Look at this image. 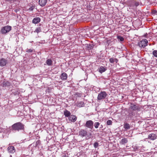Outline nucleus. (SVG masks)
Listing matches in <instances>:
<instances>
[{
    "mask_svg": "<svg viewBox=\"0 0 157 157\" xmlns=\"http://www.w3.org/2000/svg\"><path fill=\"white\" fill-rule=\"evenodd\" d=\"M24 125L20 122L15 123L12 126V131H19L24 129Z\"/></svg>",
    "mask_w": 157,
    "mask_h": 157,
    "instance_id": "1",
    "label": "nucleus"
},
{
    "mask_svg": "<svg viewBox=\"0 0 157 157\" xmlns=\"http://www.w3.org/2000/svg\"><path fill=\"white\" fill-rule=\"evenodd\" d=\"M148 41L147 39H143L139 42L138 45L141 48H144L147 45Z\"/></svg>",
    "mask_w": 157,
    "mask_h": 157,
    "instance_id": "2",
    "label": "nucleus"
},
{
    "mask_svg": "<svg viewBox=\"0 0 157 157\" xmlns=\"http://www.w3.org/2000/svg\"><path fill=\"white\" fill-rule=\"evenodd\" d=\"M107 96V94L106 92L105 91H102L98 94L97 98L98 100H100L105 98Z\"/></svg>",
    "mask_w": 157,
    "mask_h": 157,
    "instance_id": "3",
    "label": "nucleus"
},
{
    "mask_svg": "<svg viewBox=\"0 0 157 157\" xmlns=\"http://www.w3.org/2000/svg\"><path fill=\"white\" fill-rule=\"evenodd\" d=\"M11 29V27L10 26H6L3 27L1 30L2 33H6L10 31Z\"/></svg>",
    "mask_w": 157,
    "mask_h": 157,
    "instance_id": "4",
    "label": "nucleus"
},
{
    "mask_svg": "<svg viewBox=\"0 0 157 157\" xmlns=\"http://www.w3.org/2000/svg\"><path fill=\"white\" fill-rule=\"evenodd\" d=\"M87 135V131L84 129H81L79 132V135L82 137H86Z\"/></svg>",
    "mask_w": 157,
    "mask_h": 157,
    "instance_id": "5",
    "label": "nucleus"
},
{
    "mask_svg": "<svg viewBox=\"0 0 157 157\" xmlns=\"http://www.w3.org/2000/svg\"><path fill=\"white\" fill-rule=\"evenodd\" d=\"M130 108L133 111L139 110L140 109V108L138 106L133 103L130 104Z\"/></svg>",
    "mask_w": 157,
    "mask_h": 157,
    "instance_id": "6",
    "label": "nucleus"
},
{
    "mask_svg": "<svg viewBox=\"0 0 157 157\" xmlns=\"http://www.w3.org/2000/svg\"><path fill=\"white\" fill-rule=\"evenodd\" d=\"M94 123L91 120H89L86 121L85 126L88 128H93Z\"/></svg>",
    "mask_w": 157,
    "mask_h": 157,
    "instance_id": "7",
    "label": "nucleus"
},
{
    "mask_svg": "<svg viewBox=\"0 0 157 157\" xmlns=\"http://www.w3.org/2000/svg\"><path fill=\"white\" fill-rule=\"evenodd\" d=\"M7 63V60L4 58H2L0 59V66L4 67L5 66Z\"/></svg>",
    "mask_w": 157,
    "mask_h": 157,
    "instance_id": "8",
    "label": "nucleus"
},
{
    "mask_svg": "<svg viewBox=\"0 0 157 157\" xmlns=\"http://www.w3.org/2000/svg\"><path fill=\"white\" fill-rule=\"evenodd\" d=\"M7 149L9 152L11 153H13L15 151L14 147L12 146H9Z\"/></svg>",
    "mask_w": 157,
    "mask_h": 157,
    "instance_id": "9",
    "label": "nucleus"
},
{
    "mask_svg": "<svg viewBox=\"0 0 157 157\" xmlns=\"http://www.w3.org/2000/svg\"><path fill=\"white\" fill-rule=\"evenodd\" d=\"M47 0H39V3L41 6H45L47 2Z\"/></svg>",
    "mask_w": 157,
    "mask_h": 157,
    "instance_id": "10",
    "label": "nucleus"
},
{
    "mask_svg": "<svg viewBox=\"0 0 157 157\" xmlns=\"http://www.w3.org/2000/svg\"><path fill=\"white\" fill-rule=\"evenodd\" d=\"M156 135L155 134L151 133L149 135L148 138L153 140L156 139Z\"/></svg>",
    "mask_w": 157,
    "mask_h": 157,
    "instance_id": "11",
    "label": "nucleus"
},
{
    "mask_svg": "<svg viewBox=\"0 0 157 157\" xmlns=\"http://www.w3.org/2000/svg\"><path fill=\"white\" fill-rule=\"evenodd\" d=\"M69 120L71 122H75L77 120V117L75 116L71 115L69 117Z\"/></svg>",
    "mask_w": 157,
    "mask_h": 157,
    "instance_id": "12",
    "label": "nucleus"
},
{
    "mask_svg": "<svg viewBox=\"0 0 157 157\" xmlns=\"http://www.w3.org/2000/svg\"><path fill=\"white\" fill-rule=\"evenodd\" d=\"M60 77L62 80H65L67 78V75L66 73H63L61 75Z\"/></svg>",
    "mask_w": 157,
    "mask_h": 157,
    "instance_id": "13",
    "label": "nucleus"
},
{
    "mask_svg": "<svg viewBox=\"0 0 157 157\" xmlns=\"http://www.w3.org/2000/svg\"><path fill=\"white\" fill-rule=\"evenodd\" d=\"M40 19L39 17H35L33 20L32 22L34 24H37L40 21Z\"/></svg>",
    "mask_w": 157,
    "mask_h": 157,
    "instance_id": "14",
    "label": "nucleus"
},
{
    "mask_svg": "<svg viewBox=\"0 0 157 157\" xmlns=\"http://www.w3.org/2000/svg\"><path fill=\"white\" fill-rule=\"evenodd\" d=\"M64 115L66 117H68L70 116V115L71 114V113L70 112L68 111V110L66 109L63 112Z\"/></svg>",
    "mask_w": 157,
    "mask_h": 157,
    "instance_id": "15",
    "label": "nucleus"
},
{
    "mask_svg": "<svg viewBox=\"0 0 157 157\" xmlns=\"http://www.w3.org/2000/svg\"><path fill=\"white\" fill-rule=\"evenodd\" d=\"M109 62L112 63H113L114 62L117 63L118 61V59H113L112 58H110L109 60Z\"/></svg>",
    "mask_w": 157,
    "mask_h": 157,
    "instance_id": "16",
    "label": "nucleus"
},
{
    "mask_svg": "<svg viewBox=\"0 0 157 157\" xmlns=\"http://www.w3.org/2000/svg\"><path fill=\"white\" fill-rule=\"evenodd\" d=\"M106 70V69L103 66H101L98 69V71L101 73L105 72Z\"/></svg>",
    "mask_w": 157,
    "mask_h": 157,
    "instance_id": "17",
    "label": "nucleus"
},
{
    "mask_svg": "<svg viewBox=\"0 0 157 157\" xmlns=\"http://www.w3.org/2000/svg\"><path fill=\"white\" fill-rule=\"evenodd\" d=\"M128 142V140L126 138H123L121 141L120 143L122 144H124L127 143Z\"/></svg>",
    "mask_w": 157,
    "mask_h": 157,
    "instance_id": "18",
    "label": "nucleus"
},
{
    "mask_svg": "<svg viewBox=\"0 0 157 157\" xmlns=\"http://www.w3.org/2000/svg\"><path fill=\"white\" fill-rule=\"evenodd\" d=\"M84 102L82 101H81L78 103L77 106L79 107H81L84 106Z\"/></svg>",
    "mask_w": 157,
    "mask_h": 157,
    "instance_id": "19",
    "label": "nucleus"
},
{
    "mask_svg": "<svg viewBox=\"0 0 157 157\" xmlns=\"http://www.w3.org/2000/svg\"><path fill=\"white\" fill-rule=\"evenodd\" d=\"M46 64L48 66H51L52 64V61L50 59H48L46 61Z\"/></svg>",
    "mask_w": 157,
    "mask_h": 157,
    "instance_id": "20",
    "label": "nucleus"
},
{
    "mask_svg": "<svg viewBox=\"0 0 157 157\" xmlns=\"http://www.w3.org/2000/svg\"><path fill=\"white\" fill-rule=\"evenodd\" d=\"M86 47H87V48L88 50H90L93 48V45L89 44H86Z\"/></svg>",
    "mask_w": 157,
    "mask_h": 157,
    "instance_id": "21",
    "label": "nucleus"
},
{
    "mask_svg": "<svg viewBox=\"0 0 157 157\" xmlns=\"http://www.w3.org/2000/svg\"><path fill=\"white\" fill-rule=\"evenodd\" d=\"M124 128L126 129H129L130 128L129 124L128 123H125L124 124Z\"/></svg>",
    "mask_w": 157,
    "mask_h": 157,
    "instance_id": "22",
    "label": "nucleus"
},
{
    "mask_svg": "<svg viewBox=\"0 0 157 157\" xmlns=\"http://www.w3.org/2000/svg\"><path fill=\"white\" fill-rule=\"evenodd\" d=\"M100 124L98 122H95L94 124V126L95 128H98Z\"/></svg>",
    "mask_w": 157,
    "mask_h": 157,
    "instance_id": "23",
    "label": "nucleus"
},
{
    "mask_svg": "<svg viewBox=\"0 0 157 157\" xmlns=\"http://www.w3.org/2000/svg\"><path fill=\"white\" fill-rule=\"evenodd\" d=\"M41 31V29L40 28V27H38V28H37L36 29L34 32L35 33H38L39 32H40Z\"/></svg>",
    "mask_w": 157,
    "mask_h": 157,
    "instance_id": "24",
    "label": "nucleus"
},
{
    "mask_svg": "<svg viewBox=\"0 0 157 157\" xmlns=\"http://www.w3.org/2000/svg\"><path fill=\"white\" fill-rule=\"evenodd\" d=\"M152 54L154 57H157V50H154L152 52Z\"/></svg>",
    "mask_w": 157,
    "mask_h": 157,
    "instance_id": "25",
    "label": "nucleus"
},
{
    "mask_svg": "<svg viewBox=\"0 0 157 157\" xmlns=\"http://www.w3.org/2000/svg\"><path fill=\"white\" fill-rule=\"evenodd\" d=\"M62 157H68V153L64 152L62 155Z\"/></svg>",
    "mask_w": 157,
    "mask_h": 157,
    "instance_id": "26",
    "label": "nucleus"
},
{
    "mask_svg": "<svg viewBox=\"0 0 157 157\" xmlns=\"http://www.w3.org/2000/svg\"><path fill=\"white\" fill-rule=\"evenodd\" d=\"M117 38L119 40H120L121 41H123L124 40V38L122 36H117Z\"/></svg>",
    "mask_w": 157,
    "mask_h": 157,
    "instance_id": "27",
    "label": "nucleus"
},
{
    "mask_svg": "<svg viewBox=\"0 0 157 157\" xmlns=\"http://www.w3.org/2000/svg\"><path fill=\"white\" fill-rule=\"evenodd\" d=\"M112 123V122L111 120H108L107 121V124L108 125H111Z\"/></svg>",
    "mask_w": 157,
    "mask_h": 157,
    "instance_id": "28",
    "label": "nucleus"
},
{
    "mask_svg": "<svg viewBox=\"0 0 157 157\" xmlns=\"http://www.w3.org/2000/svg\"><path fill=\"white\" fill-rule=\"evenodd\" d=\"M151 13L153 14H157V11L153 10H151Z\"/></svg>",
    "mask_w": 157,
    "mask_h": 157,
    "instance_id": "29",
    "label": "nucleus"
},
{
    "mask_svg": "<svg viewBox=\"0 0 157 157\" xmlns=\"http://www.w3.org/2000/svg\"><path fill=\"white\" fill-rule=\"evenodd\" d=\"M40 144V141L39 140L36 141V146L39 145Z\"/></svg>",
    "mask_w": 157,
    "mask_h": 157,
    "instance_id": "30",
    "label": "nucleus"
},
{
    "mask_svg": "<svg viewBox=\"0 0 157 157\" xmlns=\"http://www.w3.org/2000/svg\"><path fill=\"white\" fill-rule=\"evenodd\" d=\"M98 143L96 142L94 144V147L97 148L98 146Z\"/></svg>",
    "mask_w": 157,
    "mask_h": 157,
    "instance_id": "31",
    "label": "nucleus"
},
{
    "mask_svg": "<svg viewBox=\"0 0 157 157\" xmlns=\"http://www.w3.org/2000/svg\"><path fill=\"white\" fill-rule=\"evenodd\" d=\"M33 50L32 49H28L26 51V52L29 53V52H33Z\"/></svg>",
    "mask_w": 157,
    "mask_h": 157,
    "instance_id": "32",
    "label": "nucleus"
},
{
    "mask_svg": "<svg viewBox=\"0 0 157 157\" xmlns=\"http://www.w3.org/2000/svg\"><path fill=\"white\" fill-rule=\"evenodd\" d=\"M135 5L136 6H138L139 5V3L138 2H136Z\"/></svg>",
    "mask_w": 157,
    "mask_h": 157,
    "instance_id": "33",
    "label": "nucleus"
},
{
    "mask_svg": "<svg viewBox=\"0 0 157 157\" xmlns=\"http://www.w3.org/2000/svg\"><path fill=\"white\" fill-rule=\"evenodd\" d=\"M34 7L33 6H31L30 7L29 9V10L30 11H32L34 9Z\"/></svg>",
    "mask_w": 157,
    "mask_h": 157,
    "instance_id": "34",
    "label": "nucleus"
},
{
    "mask_svg": "<svg viewBox=\"0 0 157 157\" xmlns=\"http://www.w3.org/2000/svg\"><path fill=\"white\" fill-rule=\"evenodd\" d=\"M6 83L5 82H4L2 85V86L3 87L6 86Z\"/></svg>",
    "mask_w": 157,
    "mask_h": 157,
    "instance_id": "35",
    "label": "nucleus"
},
{
    "mask_svg": "<svg viewBox=\"0 0 157 157\" xmlns=\"http://www.w3.org/2000/svg\"><path fill=\"white\" fill-rule=\"evenodd\" d=\"M6 1L7 2H11L12 1L15 2L16 1V0H6Z\"/></svg>",
    "mask_w": 157,
    "mask_h": 157,
    "instance_id": "36",
    "label": "nucleus"
},
{
    "mask_svg": "<svg viewBox=\"0 0 157 157\" xmlns=\"http://www.w3.org/2000/svg\"><path fill=\"white\" fill-rule=\"evenodd\" d=\"M103 128V125H101V127H100V128Z\"/></svg>",
    "mask_w": 157,
    "mask_h": 157,
    "instance_id": "37",
    "label": "nucleus"
},
{
    "mask_svg": "<svg viewBox=\"0 0 157 157\" xmlns=\"http://www.w3.org/2000/svg\"><path fill=\"white\" fill-rule=\"evenodd\" d=\"M10 157H12L11 155H10Z\"/></svg>",
    "mask_w": 157,
    "mask_h": 157,
    "instance_id": "38",
    "label": "nucleus"
},
{
    "mask_svg": "<svg viewBox=\"0 0 157 157\" xmlns=\"http://www.w3.org/2000/svg\"><path fill=\"white\" fill-rule=\"evenodd\" d=\"M79 94V95L80 96V95H81V94Z\"/></svg>",
    "mask_w": 157,
    "mask_h": 157,
    "instance_id": "39",
    "label": "nucleus"
}]
</instances>
